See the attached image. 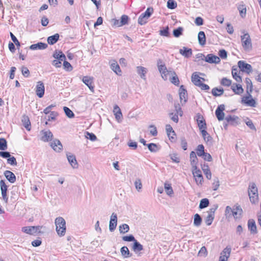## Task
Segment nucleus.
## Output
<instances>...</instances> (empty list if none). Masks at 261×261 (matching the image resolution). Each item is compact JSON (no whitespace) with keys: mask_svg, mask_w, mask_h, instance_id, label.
Segmentation results:
<instances>
[{"mask_svg":"<svg viewBox=\"0 0 261 261\" xmlns=\"http://www.w3.org/2000/svg\"><path fill=\"white\" fill-rule=\"evenodd\" d=\"M55 223L58 235L60 237L64 236L65 234L66 230V221L65 219L62 217H58L56 218Z\"/></svg>","mask_w":261,"mask_h":261,"instance_id":"nucleus-1","label":"nucleus"},{"mask_svg":"<svg viewBox=\"0 0 261 261\" xmlns=\"http://www.w3.org/2000/svg\"><path fill=\"white\" fill-rule=\"evenodd\" d=\"M242 44L244 49L247 52L252 48L251 40L248 33L245 34L241 36Z\"/></svg>","mask_w":261,"mask_h":261,"instance_id":"nucleus-2","label":"nucleus"},{"mask_svg":"<svg viewBox=\"0 0 261 261\" xmlns=\"http://www.w3.org/2000/svg\"><path fill=\"white\" fill-rule=\"evenodd\" d=\"M218 205L215 204L207 212L208 215L205 218V222L207 225H210L214 219V214L216 210L218 208Z\"/></svg>","mask_w":261,"mask_h":261,"instance_id":"nucleus-3","label":"nucleus"},{"mask_svg":"<svg viewBox=\"0 0 261 261\" xmlns=\"http://www.w3.org/2000/svg\"><path fill=\"white\" fill-rule=\"evenodd\" d=\"M42 228V226H25L21 228V230L22 232L29 234L31 235H33L37 232H40V229Z\"/></svg>","mask_w":261,"mask_h":261,"instance_id":"nucleus-4","label":"nucleus"},{"mask_svg":"<svg viewBox=\"0 0 261 261\" xmlns=\"http://www.w3.org/2000/svg\"><path fill=\"white\" fill-rule=\"evenodd\" d=\"M200 56L204 58L205 61L209 63L218 64L221 61L220 57L211 54H208L206 57H205L204 55L201 54Z\"/></svg>","mask_w":261,"mask_h":261,"instance_id":"nucleus-5","label":"nucleus"},{"mask_svg":"<svg viewBox=\"0 0 261 261\" xmlns=\"http://www.w3.org/2000/svg\"><path fill=\"white\" fill-rule=\"evenodd\" d=\"M238 67L243 72H246L250 73L252 71V66L251 65L245 63L243 61H239L238 63Z\"/></svg>","mask_w":261,"mask_h":261,"instance_id":"nucleus-6","label":"nucleus"},{"mask_svg":"<svg viewBox=\"0 0 261 261\" xmlns=\"http://www.w3.org/2000/svg\"><path fill=\"white\" fill-rule=\"evenodd\" d=\"M117 224V214L113 213L111 216L109 222V230L111 232H113L116 229Z\"/></svg>","mask_w":261,"mask_h":261,"instance_id":"nucleus-7","label":"nucleus"},{"mask_svg":"<svg viewBox=\"0 0 261 261\" xmlns=\"http://www.w3.org/2000/svg\"><path fill=\"white\" fill-rule=\"evenodd\" d=\"M45 88L44 84L42 82L39 81L37 83L36 86V94L39 97L41 98L44 94Z\"/></svg>","mask_w":261,"mask_h":261,"instance_id":"nucleus-8","label":"nucleus"},{"mask_svg":"<svg viewBox=\"0 0 261 261\" xmlns=\"http://www.w3.org/2000/svg\"><path fill=\"white\" fill-rule=\"evenodd\" d=\"M224 110L225 106L224 105H221L217 108L215 114L219 121H222L224 119L225 114L223 112Z\"/></svg>","mask_w":261,"mask_h":261,"instance_id":"nucleus-9","label":"nucleus"},{"mask_svg":"<svg viewBox=\"0 0 261 261\" xmlns=\"http://www.w3.org/2000/svg\"><path fill=\"white\" fill-rule=\"evenodd\" d=\"M192 173L195 177L197 184H201L203 181V176L201 172L196 168V169H192Z\"/></svg>","mask_w":261,"mask_h":261,"instance_id":"nucleus-10","label":"nucleus"},{"mask_svg":"<svg viewBox=\"0 0 261 261\" xmlns=\"http://www.w3.org/2000/svg\"><path fill=\"white\" fill-rule=\"evenodd\" d=\"M40 134L42 136L41 140L43 142H48L53 137V135L49 130H42L40 132Z\"/></svg>","mask_w":261,"mask_h":261,"instance_id":"nucleus-11","label":"nucleus"},{"mask_svg":"<svg viewBox=\"0 0 261 261\" xmlns=\"http://www.w3.org/2000/svg\"><path fill=\"white\" fill-rule=\"evenodd\" d=\"M242 103H245L246 105L255 107L256 106V102L254 99L252 98L251 95L249 93V95L247 96H244L243 97L242 100Z\"/></svg>","mask_w":261,"mask_h":261,"instance_id":"nucleus-12","label":"nucleus"},{"mask_svg":"<svg viewBox=\"0 0 261 261\" xmlns=\"http://www.w3.org/2000/svg\"><path fill=\"white\" fill-rule=\"evenodd\" d=\"M196 120L199 129L201 130L202 129H205L206 128V123L203 116L199 113L196 115Z\"/></svg>","mask_w":261,"mask_h":261,"instance_id":"nucleus-13","label":"nucleus"},{"mask_svg":"<svg viewBox=\"0 0 261 261\" xmlns=\"http://www.w3.org/2000/svg\"><path fill=\"white\" fill-rule=\"evenodd\" d=\"M67 160L70 165L74 169L78 167V164L76 160L75 155L70 153L66 154Z\"/></svg>","mask_w":261,"mask_h":261,"instance_id":"nucleus-14","label":"nucleus"},{"mask_svg":"<svg viewBox=\"0 0 261 261\" xmlns=\"http://www.w3.org/2000/svg\"><path fill=\"white\" fill-rule=\"evenodd\" d=\"M82 81L92 92L94 91V86L92 85L93 77L88 76H85L83 77Z\"/></svg>","mask_w":261,"mask_h":261,"instance_id":"nucleus-15","label":"nucleus"},{"mask_svg":"<svg viewBox=\"0 0 261 261\" xmlns=\"http://www.w3.org/2000/svg\"><path fill=\"white\" fill-rule=\"evenodd\" d=\"M50 146L56 152H60L62 149V145L61 142L58 140L55 139L50 143Z\"/></svg>","mask_w":261,"mask_h":261,"instance_id":"nucleus-16","label":"nucleus"},{"mask_svg":"<svg viewBox=\"0 0 261 261\" xmlns=\"http://www.w3.org/2000/svg\"><path fill=\"white\" fill-rule=\"evenodd\" d=\"M4 174L7 179L10 182V183H14L16 181V176L15 174L11 171L9 170H6L4 172Z\"/></svg>","mask_w":261,"mask_h":261,"instance_id":"nucleus-17","label":"nucleus"},{"mask_svg":"<svg viewBox=\"0 0 261 261\" xmlns=\"http://www.w3.org/2000/svg\"><path fill=\"white\" fill-rule=\"evenodd\" d=\"M110 67L111 69L117 75L121 74V71L120 70L119 65L118 64L116 61L113 60L110 62Z\"/></svg>","mask_w":261,"mask_h":261,"instance_id":"nucleus-18","label":"nucleus"},{"mask_svg":"<svg viewBox=\"0 0 261 261\" xmlns=\"http://www.w3.org/2000/svg\"><path fill=\"white\" fill-rule=\"evenodd\" d=\"M201 133L202 136L203 138V139L205 141V142L208 145H212L213 144V138L212 137L207 133V132L205 129H202L201 130Z\"/></svg>","mask_w":261,"mask_h":261,"instance_id":"nucleus-19","label":"nucleus"},{"mask_svg":"<svg viewBox=\"0 0 261 261\" xmlns=\"http://www.w3.org/2000/svg\"><path fill=\"white\" fill-rule=\"evenodd\" d=\"M113 112L114 113L115 118L118 122L122 120V114L120 109L117 105H115L114 107Z\"/></svg>","mask_w":261,"mask_h":261,"instance_id":"nucleus-20","label":"nucleus"},{"mask_svg":"<svg viewBox=\"0 0 261 261\" xmlns=\"http://www.w3.org/2000/svg\"><path fill=\"white\" fill-rule=\"evenodd\" d=\"M179 53L185 58H188L192 55V50L191 48H188L186 47H183L179 50Z\"/></svg>","mask_w":261,"mask_h":261,"instance_id":"nucleus-21","label":"nucleus"},{"mask_svg":"<svg viewBox=\"0 0 261 261\" xmlns=\"http://www.w3.org/2000/svg\"><path fill=\"white\" fill-rule=\"evenodd\" d=\"M248 229L252 234H256L257 233L256 226L255 221L253 219H249L248 221Z\"/></svg>","mask_w":261,"mask_h":261,"instance_id":"nucleus-22","label":"nucleus"},{"mask_svg":"<svg viewBox=\"0 0 261 261\" xmlns=\"http://www.w3.org/2000/svg\"><path fill=\"white\" fill-rule=\"evenodd\" d=\"M47 47V44L43 42H38L36 44H34L30 46V49L31 50L37 49H44Z\"/></svg>","mask_w":261,"mask_h":261,"instance_id":"nucleus-23","label":"nucleus"},{"mask_svg":"<svg viewBox=\"0 0 261 261\" xmlns=\"http://www.w3.org/2000/svg\"><path fill=\"white\" fill-rule=\"evenodd\" d=\"M190 157L191 165L192 167V169H196V168H197V164L198 159L196 156L195 152L194 151H192L190 153Z\"/></svg>","mask_w":261,"mask_h":261,"instance_id":"nucleus-24","label":"nucleus"},{"mask_svg":"<svg viewBox=\"0 0 261 261\" xmlns=\"http://www.w3.org/2000/svg\"><path fill=\"white\" fill-rule=\"evenodd\" d=\"M192 82L197 86H198L202 82L201 80L204 81V79L200 77L196 72L193 73L191 77Z\"/></svg>","mask_w":261,"mask_h":261,"instance_id":"nucleus-25","label":"nucleus"},{"mask_svg":"<svg viewBox=\"0 0 261 261\" xmlns=\"http://www.w3.org/2000/svg\"><path fill=\"white\" fill-rule=\"evenodd\" d=\"M147 70L146 68L142 66H137V72L138 74L140 75V77L143 79L146 80V74L147 73Z\"/></svg>","mask_w":261,"mask_h":261,"instance_id":"nucleus-26","label":"nucleus"},{"mask_svg":"<svg viewBox=\"0 0 261 261\" xmlns=\"http://www.w3.org/2000/svg\"><path fill=\"white\" fill-rule=\"evenodd\" d=\"M179 95L180 101L184 100V101H187V90L184 88V86L181 85L179 89Z\"/></svg>","mask_w":261,"mask_h":261,"instance_id":"nucleus-27","label":"nucleus"},{"mask_svg":"<svg viewBox=\"0 0 261 261\" xmlns=\"http://www.w3.org/2000/svg\"><path fill=\"white\" fill-rule=\"evenodd\" d=\"M231 89L236 94H241L243 93L244 89L240 84H233L231 86Z\"/></svg>","mask_w":261,"mask_h":261,"instance_id":"nucleus-28","label":"nucleus"},{"mask_svg":"<svg viewBox=\"0 0 261 261\" xmlns=\"http://www.w3.org/2000/svg\"><path fill=\"white\" fill-rule=\"evenodd\" d=\"M59 34L58 33L53 36H49L47 39V43L50 45H54L59 40Z\"/></svg>","mask_w":261,"mask_h":261,"instance_id":"nucleus-29","label":"nucleus"},{"mask_svg":"<svg viewBox=\"0 0 261 261\" xmlns=\"http://www.w3.org/2000/svg\"><path fill=\"white\" fill-rule=\"evenodd\" d=\"M198 40L199 44L201 45H204L206 43V37L204 32L200 31L198 35Z\"/></svg>","mask_w":261,"mask_h":261,"instance_id":"nucleus-30","label":"nucleus"},{"mask_svg":"<svg viewBox=\"0 0 261 261\" xmlns=\"http://www.w3.org/2000/svg\"><path fill=\"white\" fill-rule=\"evenodd\" d=\"M248 195L257 194L258 189L256 184L254 182H251L249 184L248 187Z\"/></svg>","mask_w":261,"mask_h":261,"instance_id":"nucleus-31","label":"nucleus"},{"mask_svg":"<svg viewBox=\"0 0 261 261\" xmlns=\"http://www.w3.org/2000/svg\"><path fill=\"white\" fill-rule=\"evenodd\" d=\"M53 57L56 59L55 60L61 61H64L66 59L65 55L61 51L56 50L53 54Z\"/></svg>","mask_w":261,"mask_h":261,"instance_id":"nucleus-32","label":"nucleus"},{"mask_svg":"<svg viewBox=\"0 0 261 261\" xmlns=\"http://www.w3.org/2000/svg\"><path fill=\"white\" fill-rule=\"evenodd\" d=\"M242 213V209L240 206H237L236 208H233L232 216L235 219L240 218Z\"/></svg>","mask_w":261,"mask_h":261,"instance_id":"nucleus-33","label":"nucleus"},{"mask_svg":"<svg viewBox=\"0 0 261 261\" xmlns=\"http://www.w3.org/2000/svg\"><path fill=\"white\" fill-rule=\"evenodd\" d=\"M225 120L227 121V122H230L232 124H233L234 123H238L239 118L235 115H229L225 118Z\"/></svg>","mask_w":261,"mask_h":261,"instance_id":"nucleus-34","label":"nucleus"},{"mask_svg":"<svg viewBox=\"0 0 261 261\" xmlns=\"http://www.w3.org/2000/svg\"><path fill=\"white\" fill-rule=\"evenodd\" d=\"M238 10L239 11L240 15L242 18H244L246 14V6L242 4H240L238 6Z\"/></svg>","mask_w":261,"mask_h":261,"instance_id":"nucleus-35","label":"nucleus"},{"mask_svg":"<svg viewBox=\"0 0 261 261\" xmlns=\"http://www.w3.org/2000/svg\"><path fill=\"white\" fill-rule=\"evenodd\" d=\"M120 252L121 255L124 258H127L132 256V254L130 253L128 248L126 246H123L120 249Z\"/></svg>","mask_w":261,"mask_h":261,"instance_id":"nucleus-36","label":"nucleus"},{"mask_svg":"<svg viewBox=\"0 0 261 261\" xmlns=\"http://www.w3.org/2000/svg\"><path fill=\"white\" fill-rule=\"evenodd\" d=\"M22 122L25 128L27 130H30L31 129V122L30 121L29 117L27 116H23L22 118Z\"/></svg>","mask_w":261,"mask_h":261,"instance_id":"nucleus-37","label":"nucleus"},{"mask_svg":"<svg viewBox=\"0 0 261 261\" xmlns=\"http://www.w3.org/2000/svg\"><path fill=\"white\" fill-rule=\"evenodd\" d=\"M158 69L160 72V73L164 74V72H167L168 70L165 65L162 64V61L161 60H159L158 61Z\"/></svg>","mask_w":261,"mask_h":261,"instance_id":"nucleus-38","label":"nucleus"},{"mask_svg":"<svg viewBox=\"0 0 261 261\" xmlns=\"http://www.w3.org/2000/svg\"><path fill=\"white\" fill-rule=\"evenodd\" d=\"M224 93V90L223 88H214L212 90V94L214 96H220Z\"/></svg>","mask_w":261,"mask_h":261,"instance_id":"nucleus-39","label":"nucleus"},{"mask_svg":"<svg viewBox=\"0 0 261 261\" xmlns=\"http://www.w3.org/2000/svg\"><path fill=\"white\" fill-rule=\"evenodd\" d=\"M238 69L236 68H234V67L232 68L231 73L233 77L238 82H242V78L240 75L238 74Z\"/></svg>","mask_w":261,"mask_h":261,"instance_id":"nucleus-40","label":"nucleus"},{"mask_svg":"<svg viewBox=\"0 0 261 261\" xmlns=\"http://www.w3.org/2000/svg\"><path fill=\"white\" fill-rule=\"evenodd\" d=\"M164 188L166 194L169 196H171L173 194V191L171 185L167 182L164 184Z\"/></svg>","mask_w":261,"mask_h":261,"instance_id":"nucleus-41","label":"nucleus"},{"mask_svg":"<svg viewBox=\"0 0 261 261\" xmlns=\"http://www.w3.org/2000/svg\"><path fill=\"white\" fill-rule=\"evenodd\" d=\"M171 75H173L170 79V82L176 86H178L179 84V79L174 71L171 72Z\"/></svg>","mask_w":261,"mask_h":261,"instance_id":"nucleus-42","label":"nucleus"},{"mask_svg":"<svg viewBox=\"0 0 261 261\" xmlns=\"http://www.w3.org/2000/svg\"><path fill=\"white\" fill-rule=\"evenodd\" d=\"M133 249L135 252L140 251L143 249V246L136 240L134 242Z\"/></svg>","mask_w":261,"mask_h":261,"instance_id":"nucleus-43","label":"nucleus"},{"mask_svg":"<svg viewBox=\"0 0 261 261\" xmlns=\"http://www.w3.org/2000/svg\"><path fill=\"white\" fill-rule=\"evenodd\" d=\"M245 83L247 86V93H251L253 89V85L251 80L249 78L247 77L245 79Z\"/></svg>","mask_w":261,"mask_h":261,"instance_id":"nucleus-44","label":"nucleus"},{"mask_svg":"<svg viewBox=\"0 0 261 261\" xmlns=\"http://www.w3.org/2000/svg\"><path fill=\"white\" fill-rule=\"evenodd\" d=\"M202 170L205 174L206 177L210 179L212 177V174L207 165H204L202 167Z\"/></svg>","mask_w":261,"mask_h":261,"instance_id":"nucleus-45","label":"nucleus"},{"mask_svg":"<svg viewBox=\"0 0 261 261\" xmlns=\"http://www.w3.org/2000/svg\"><path fill=\"white\" fill-rule=\"evenodd\" d=\"M201 222L202 219L200 216L198 214H196L194 218V225L196 227H199L201 225Z\"/></svg>","mask_w":261,"mask_h":261,"instance_id":"nucleus-46","label":"nucleus"},{"mask_svg":"<svg viewBox=\"0 0 261 261\" xmlns=\"http://www.w3.org/2000/svg\"><path fill=\"white\" fill-rule=\"evenodd\" d=\"M129 230V226L126 224H123L119 226V230L120 233L124 234L127 232Z\"/></svg>","mask_w":261,"mask_h":261,"instance_id":"nucleus-47","label":"nucleus"},{"mask_svg":"<svg viewBox=\"0 0 261 261\" xmlns=\"http://www.w3.org/2000/svg\"><path fill=\"white\" fill-rule=\"evenodd\" d=\"M166 130L167 132V135L168 137L171 138V139H173V136L170 137V134H172L173 136L175 135V133L174 131L173 130L172 126L170 124H167L166 125Z\"/></svg>","mask_w":261,"mask_h":261,"instance_id":"nucleus-48","label":"nucleus"},{"mask_svg":"<svg viewBox=\"0 0 261 261\" xmlns=\"http://www.w3.org/2000/svg\"><path fill=\"white\" fill-rule=\"evenodd\" d=\"M147 145L148 149L151 152H156L160 149V147H159V146L154 143H149Z\"/></svg>","mask_w":261,"mask_h":261,"instance_id":"nucleus-49","label":"nucleus"},{"mask_svg":"<svg viewBox=\"0 0 261 261\" xmlns=\"http://www.w3.org/2000/svg\"><path fill=\"white\" fill-rule=\"evenodd\" d=\"M209 200L207 198L202 199L199 203V207L200 209H203L208 206Z\"/></svg>","mask_w":261,"mask_h":261,"instance_id":"nucleus-50","label":"nucleus"},{"mask_svg":"<svg viewBox=\"0 0 261 261\" xmlns=\"http://www.w3.org/2000/svg\"><path fill=\"white\" fill-rule=\"evenodd\" d=\"M196 153L199 156H202L204 154L205 152L204 147L203 145L200 144L198 145L196 148Z\"/></svg>","mask_w":261,"mask_h":261,"instance_id":"nucleus-51","label":"nucleus"},{"mask_svg":"<svg viewBox=\"0 0 261 261\" xmlns=\"http://www.w3.org/2000/svg\"><path fill=\"white\" fill-rule=\"evenodd\" d=\"M148 18V17H147V16L142 13L138 18V23L141 25L144 24L147 22V20Z\"/></svg>","mask_w":261,"mask_h":261,"instance_id":"nucleus-52","label":"nucleus"},{"mask_svg":"<svg viewBox=\"0 0 261 261\" xmlns=\"http://www.w3.org/2000/svg\"><path fill=\"white\" fill-rule=\"evenodd\" d=\"M183 28L182 27H178L174 29L173 31V35L175 37H179L182 35L183 32Z\"/></svg>","mask_w":261,"mask_h":261,"instance_id":"nucleus-53","label":"nucleus"},{"mask_svg":"<svg viewBox=\"0 0 261 261\" xmlns=\"http://www.w3.org/2000/svg\"><path fill=\"white\" fill-rule=\"evenodd\" d=\"M135 188L138 192H140L142 188V184L140 178H137L134 182Z\"/></svg>","mask_w":261,"mask_h":261,"instance_id":"nucleus-54","label":"nucleus"},{"mask_svg":"<svg viewBox=\"0 0 261 261\" xmlns=\"http://www.w3.org/2000/svg\"><path fill=\"white\" fill-rule=\"evenodd\" d=\"M7 149V143L5 139L0 138V150H5Z\"/></svg>","mask_w":261,"mask_h":261,"instance_id":"nucleus-55","label":"nucleus"},{"mask_svg":"<svg viewBox=\"0 0 261 261\" xmlns=\"http://www.w3.org/2000/svg\"><path fill=\"white\" fill-rule=\"evenodd\" d=\"M63 110L64 111V112L66 114V115L68 117V118H73L74 116V113H73V112L70 109H69L68 107H64V108H63Z\"/></svg>","mask_w":261,"mask_h":261,"instance_id":"nucleus-56","label":"nucleus"},{"mask_svg":"<svg viewBox=\"0 0 261 261\" xmlns=\"http://www.w3.org/2000/svg\"><path fill=\"white\" fill-rule=\"evenodd\" d=\"M250 200L251 203H255L258 202V192H257V194H250L249 195Z\"/></svg>","mask_w":261,"mask_h":261,"instance_id":"nucleus-57","label":"nucleus"},{"mask_svg":"<svg viewBox=\"0 0 261 261\" xmlns=\"http://www.w3.org/2000/svg\"><path fill=\"white\" fill-rule=\"evenodd\" d=\"M231 253V248L229 247H226L225 248L223 249V250L221 253V256H230V254Z\"/></svg>","mask_w":261,"mask_h":261,"instance_id":"nucleus-58","label":"nucleus"},{"mask_svg":"<svg viewBox=\"0 0 261 261\" xmlns=\"http://www.w3.org/2000/svg\"><path fill=\"white\" fill-rule=\"evenodd\" d=\"M22 74L25 77H28L30 75V72L28 68L24 66L21 67Z\"/></svg>","mask_w":261,"mask_h":261,"instance_id":"nucleus-59","label":"nucleus"},{"mask_svg":"<svg viewBox=\"0 0 261 261\" xmlns=\"http://www.w3.org/2000/svg\"><path fill=\"white\" fill-rule=\"evenodd\" d=\"M167 7L170 9H174L177 7V3L174 0H168L167 2Z\"/></svg>","mask_w":261,"mask_h":261,"instance_id":"nucleus-60","label":"nucleus"},{"mask_svg":"<svg viewBox=\"0 0 261 261\" xmlns=\"http://www.w3.org/2000/svg\"><path fill=\"white\" fill-rule=\"evenodd\" d=\"M177 114H176L174 112H170L169 113V116L170 119L175 123H177L178 122V117Z\"/></svg>","mask_w":261,"mask_h":261,"instance_id":"nucleus-61","label":"nucleus"},{"mask_svg":"<svg viewBox=\"0 0 261 261\" xmlns=\"http://www.w3.org/2000/svg\"><path fill=\"white\" fill-rule=\"evenodd\" d=\"M220 83L224 86L229 87L231 84V81L226 77H223L221 80Z\"/></svg>","mask_w":261,"mask_h":261,"instance_id":"nucleus-62","label":"nucleus"},{"mask_svg":"<svg viewBox=\"0 0 261 261\" xmlns=\"http://www.w3.org/2000/svg\"><path fill=\"white\" fill-rule=\"evenodd\" d=\"M85 137L91 141H95L97 139L96 136L93 133L86 132L85 133Z\"/></svg>","mask_w":261,"mask_h":261,"instance_id":"nucleus-63","label":"nucleus"},{"mask_svg":"<svg viewBox=\"0 0 261 261\" xmlns=\"http://www.w3.org/2000/svg\"><path fill=\"white\" fill-rule=\"evenodd\" d=\"M7 163L12 166H16L17 165V161L14 156L11 155L7 159Z\"/></svg>","mask_w":261,"mask_h":261,"instance_id":"nucleus-64","label":"nucleus"}]
</instances>
